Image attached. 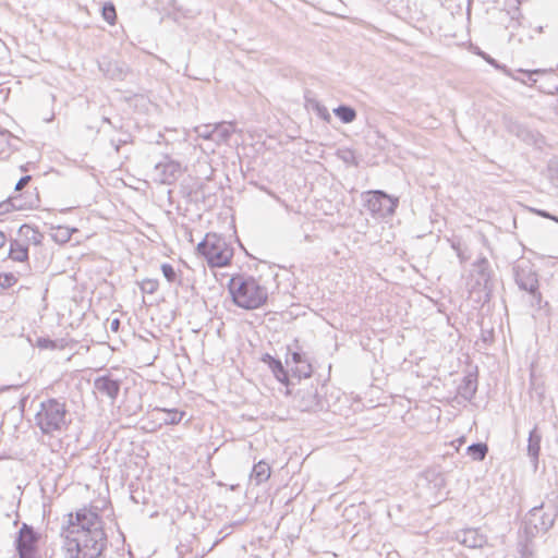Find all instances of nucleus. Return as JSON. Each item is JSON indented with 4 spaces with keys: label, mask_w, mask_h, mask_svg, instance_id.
I'll use <instances>...</instances> for the list:
<instances>
[{
    "label": "nucleus",
    "mask_w": 558,
    "mask_h": 558,
    "mask_svg": "<svg viewBox=\"0 0 558 558\" xmlns=\"http://www.w3.org/2000/svg\"><path fill=\"white\" fill-rule=\"evenodd\" d=\"M481 275L482 279L486 282L489 278L488 268L489 263L485 257L480 258L474 265Z\"/></svg>",
    "instance_id": "obj_25"
},
{
    "label": "nucleus",
    "mask_w": 558,
    "mask_h": 558,
    "mask_svg": "<svg viewBox=\"0 0 558 558\" xmlns=\"http://www.w3.org/2000/svg\"><path fill=\"white\" fill-rule=\"evenodd\" d=\"M9 256L15 262H25L28 258L27 246L14 240L11 242Z\"/></svg>",
    "instance_id": "obj_19"
},
{
    "label": "nucleus",
    "mask_w": 558,
    "mask_h": 558,
    "mask_svg": "<svg viewBox=\"0 0 558 558\" xmlns=\"http://www.w3.org/2000/svg\"><path fill=\"white\" fill-rule=\"evenodd\" d=\"M270 474L271 469L269 464L262 460L254 464L250 478L255 483V485H260L270 477Z\"/></svg>",
    "instance_id": "obj_14"
},
{
    "label": "nucleus",
    "mask_w": 558,
    "mask_h": 558,
    "mask_svg": "<svg viewBox=\"0 0 558 558\" xmlns=\"http://www.w3.org/2000/svg\"><path fill=\"white\" fill-rule=\"evenodd\" d=\"M119 326H120V320L118 318H114L110 324V328L112 331H118Z\"/></svg>",
    "instance_id": "obj_39"
},
{
    "label": "nucleus",
    "mask_w": 558,
    "mask_h": 558,
    "mask_svg": "<svg viewBox=\"0 0 558 558\" xmlns=\"http://www.w3.org/2000/svg\"><path fill=\"white\" fill-rule=\"evenodd\" d=\"M488 451V447L486 444H472L468 447V453L473 458L475 461H482L485 459Z\"/></svg>",
    "instance_id": "obj_22"
},
{
    "label": "nucleus",
    "mask_w": 558,
    "mask_h": 558,
    "mask_svg": "<svg viewBox=\"0 0 558 558\" xmlns=\"http://www.w3.org/2000/svg\"><path fill=\"white\" fill-rule=\"evenodd\" d=\"M291 360L294 364H299V363H302L303 361V356L301 353L299 352H292L291 353Z\"/></svg>",
    "instance_id": "obj_37"
},
{
    "label": "nucleus",
    "mask_w": 558,
    "mask_h": 558,
    "mask_svg": "<svg viewBox=\"0 0 558 558\" xmlns=\"http://www.w3.org/2000/svg\"><path fill=\"white\" fill-rule=\"evenodd\" d=\"M73 231L68 227L59 226L52 229L51 238L54 242L63 244L70 241Z\"/></svg>",
    "instance_id": "obj_21"
},
{
    "label": "nucleus",
    "mask_w": 558,
    "mask_h": 558,
    "mask_svg": "<svg viewBox=\"0 0 558 558\" xmlns=\"http://www.w3.org/2000/svg\"><path fill=\"white\" fill-rule=\"evenodd\" d=\"M463 537L461 538V543L468 547L475 548L481 547L484 543V538L477 535L476 530L473 527H468L462 531Z\"/></svg>",
    "instance_id": "obj_18"
},
{
    "label": "nucleus",
    "mask_w": 558,
    "mask_h": 558,
    "mask_svg": "<svg viewBox=\"0 0 558 558\" xmlns=\"http://www.w3.org/2000/svg\"><path fill=\"white\" fill-rule=\"evenodd\" d=\"M536 512H538V509H537V508H534V509L532 510V515H533V517H535V515H536Z\"/></svg>",
    "instance_id": "obj_43"
},
{
    "label": "nucleus",
    "mask_w": 558,
    "mask_h": 558,
    "mask_svg": "<svg viewBox=\"0 0 558 558\" xmlns=\"http://www.w3.org/2000/svg\"><path fill=\"white\" fill-rule=\"evenodd\" d=\"M316 110H317L318 116H319L322 119H324L325 121H329V119H330V114H329V111L327 110V108H326V107H324V106H322V105L317 104V105H316Z\"/></svg>",
    "instance_id": "obj_34"
},
{
    "label": "nucleus",
    "mask_w": 558,
    "mask_h": 558,
    "mask_svg": "<svg viewBox=\"0 0 558 558\" xmlns=\"http://www.w3.org/2000/svg\"><path fill=\"white\" fill-rule=\"evenodd\" d=\"M263 361L268 364V367L280 383H286L288 380L287 372L279 360L274 359L269 354H265Z\"/></svg>",
    "instance_id": "obj_17"
},
{
    "label": "nucleus",
    "mask_w": 558,
    "mask_h": 558,
    "mask_svg": "<svg viewBox=\"0 0 558 558\" xmlns=\"http://www.w3.org/2000/svg\"><path fill=\"white\" fill-rule=\"evenodd\" d=\"M295 398L301 411H316L322 408L317 389L313 386L300 389Z\"/></svg>",
    "instance_id": "obj_10"
},
{
    "label": "nucleus",
    "mask_w": 558,
    "mask_h": 558,
    "mask_svg": "<svg viewBox=\"0 0 558 558\" xmlns=\"http://www.w3.org/2000/svg\"><path fill=\"white\" fill-rule=\"evenodd\" d=\"M554 221L558 222V218H553Z\"/></svg>",
    "instance_id": "obj_44"
},
{
    "label": "nucleus",
    "mask_w": 558,
    "mask_h": 558,
    "mask_svg": "<svg viewBox=\"0 0 558 558\" xmlns=\"http://www.w3.org/2000/svg\"><path fill=\"white\" fill-rule=\"evenodd\" d=\"M233 302L245 310H255L264 305L268 298L267 289L253 277H233L229 283Z\"/></svg>",
    "instance_id": "obj_3"
},
{
    "label": "nucleus",
    "mask_w": 558,
    "mask_h": 558,
    "mask_svg": "<svg viewBox=\"0 0 558 558\" xmlns=\"http://www.w3.org/2000/svg\"><path fill=\"white\" fill-rule=\"evenodd\" d=\"M38 347L43 348V349H54L56 344L50 339H43V338H40V339H38Z\"/></svg>",
    "instance_id": "obj_35"
},
{
    "label": "nucleus",
    "mask_w": 558,
    "mask_h": 558,
    "mask_svg": "<svg viewBox=\"0 0 558 558\" xmlns=\"http://www.w3.org/2000/svg\"><path fill=\"white\" fill-rule=\"evenodd\" d=\"M31 181V175L22 177L15 185L16 191H21Z\"/></svg>",
    "instance_id": "obj_36"
},
{
    "label": "nucleus",
    "mask_w": 558,
    "mask_h": 558,
    "mask_svg": "<svg viewBox=\"0 0 558 558\" xmlns=\"http://www.w3.org/2000/svg\"><path fill=\"white\" fill-rule=\"evenodd\" d=\"M477 390V381L473 375H468L462 379L458 386V395L464 400H471Z\"/></svg>",
    "instance_id": "obj_16"
},
{
    "label": "nucleus",
    "mask_w": 558,
    "mask_h": 558,
    "mask_svg": "<svg viewBox=\"0 0 558 558\" xmlns=\"http://www.w3.org/2000/svg\"><path fill=\"white\" fill-rule=\"evenodd\" d=\"M487 61L490 63V64H494L496 68H499V65L495 62L494 59H490L488 58Z\"/></svg>",
    "instance_id": "obj_42"
},
{
    "label": "nucleus",
    "mask_w": 558,
    "mask_h": 558,
    "mask_svg": "<svg viewBox=\"0 0 558 558\" xmlns=\"http://www.w3.org/2000/svg\"><path fill=\"white\" fill-rule=\"evenodd\" d=\"M197 252L206 258L210 267H225L233 256V248L216 233H207L198 243Z\"/></svg>",
    "instance_id": "obj_4"
},
{
    "label": "nucleus",
    "mask_w": 558,
    "mask_h": 558,
    "mask_svg": "<svg viewBox=\"0 0 558 558\" xmlns=\"http://www.w3.org/2000/svg\"><path fill=\"white\" fill-rule=\"evenodd\" d=\"M5 241H7L5 234L2 231H0V248L5 244Z\"/></svg>",
    "instance_id": "obj_41"
},
{
    "label": "nucleus",
    "mask_w": 558,
    "mask_h": 558,
    "mask_svg": "<svg viewBox=\"0 0 558 558\" xmlns=\"http://www.w3.org/2000/svg\"><path fill=\"white\" fill-rule=\"evenodd\" d=\"M333 113L343 123H351L356 119V111L352 107L344 105L335 108Z\"/></svg>",
    "instance_id": "obj_20"
},
{
    "label": "nucleus",
    "mask_w": 558,
    "mask_h": 558,
    "mask_svg": "<svg viewBox=\"0 0 558 558\" xmlns=\"http://www.w3.org/2000/svg\"><path fill=\"white\" fill-rule=\"evenodd\" d=\"M541 440L542 436L537 432V428L534 427L529 435V444H527V454L532 459L534 465L536 466L538 463V456L541 450Z\"/></svg>",
    "instance_id": "obj_15"
},
{
    "label": "nucleus",
    "mask_w": 558,
    "mask_h": 558,
    "mask_svg": "<svg viewBox=\"0 0 558 558\" xmlns=\"http://www.w3.org/2000/svg\"><path fill=\"white\" fill-rule=\"evenodd\" d=\"M194 132L198 137L214 142V124L197 125Z\"/></svg>",
    "instance_id": "obj_24"
},
{
    "label": "nucleus",
    "mask_w": 558,
    "mask_h": 558,
    "mask_svg": "<svg viewBox=\"0 0 558 558\" xmlns=\"http://www.w3.org/2000/svg\"><path fill=\"white\" fill-rule=\"evenodd\" d=\"M10 133L8 131L0 132V144H9Z\"/></svg>",
    "instance_id": "obj_38"
},
{
    "label": "nucleus",
    "mask_w": 558,
    "mask_h": 558,
    "mask_svg": "<svg viewBox=\"0 0 558 558\" xmlns=\"http://www.w3.org/2000/svg\"><path fill=\"white\" fill-rule=\"evenodd\" d=\"M295 373H298L299 377L304 376L308 377L312 373V367L308 363H306L304 360L302 363L296 364Z\"/></svg>",
    "instance_id": "obj_30"
},
{
    "label": "nucleus",
    "mask_w": 558,
    "mask_h": 558,
    "mask_svg": "<svg viewBox=\"0 0 558 558\" xmlns=\"http://www.w3.org/2000/svg\"><path fill=\"white\" fill-rule=\"evenodd\" d=\"M158 286H159V283H158L157 280H155V279H145L141 283V290L144 293L153 294V293H155L157 291Z\"/></svg>",
    "instance_id": "obj_26"
},
{
    "label": "nucleus",
    "mask_w": 558,
    "mask_h": 558,
    "mask_svg": "<svg viewBox=\"0 0 558 558\" xmlns=\"http://www.w3.org/2000/svg\"><path fill=\"white\" fill-rule=\"evenodd\" d=\"M15 278L12 274L0 276V286L9 288L15 282Z\"/></svg>",
    "instance_id": "obj_32"
},
{
    "label": "nucleus",
    "mask_w": 558,
    "mask_h": 558,
    "mask_svg": "<svg viewBox=\"0 0 558 558\" xmlns=\"http://www.w3.org/2000/svg\"><path fill=\"white\" fill-rule=\"evenodd\" d=\"M537 530V525H523L522 529L519 530V537L525 536L526 538L533 537L535 531Z\"/></svg>",
    "instance_id": "obj_31"
},
{
    "label": "nucleus",
    "mask_w": 558,
    "mask_h": 558,
    "mask_svg": "<svg viewBox=\"0 0 558 558\" xmlns=\"http://www.w3.org/2000/svg\"><path fill=\"white\" fill-rule=\"evenodd\" d=\"M537 215L544 217V218H548V219H551L553 218H557L556 216H551L549 213L545 211V210H536Z\"/></svg>",
    "instance_id": "obj_40"
},
{
    "label": "nucleus",
    "mask_w": 558,
    "mask_h": 558,
    "mask_svg": "<svg viewBox=\"0 0 558 558\" xmlns=\"http://www.w3.org/2000/svg\"><path fill=\"white\" fill-rule=\"evenodd\" d=\"M44 538L43 532L34 525H22L15 539L19 558H40L39 548Z\"/></svg>",
    "instance_id": "obj_5"
},
{
    "label": "nucleus",
    "mask_w": 558,
    "mask_h": 558,
    "mask_svg": "<svg viewBox=\"0 0 558 558\" xmlns=\"http://www.w3.org/2000/svg\"><path fill=\"white\" fill-rule=\"evenodd\" d=\"M161 271L167 279L168 282H175L178 281V275L174 268L170 264H162L161 265Z\"/></svg>",
    "instance_id": "obj_27"
},
{
    "label": "nucleus",
    "mask_w": 558,
    "mask_h": 558,
    "mask_svg": "<svg viewBox=\"0 0 558 558\" xmlns=\"http://www.w3.org/2000/svg\"><path fill=\"white\" fill-rule=\"evenodd\" d=\"M95 390L110 400H116L120 391V381L110 376H100L94 380Z\"/></svg>",
    "instance_id": "obj_11"
},
{
    "label": "nucleus",
    "mask_w": 558,
    "mask_h": 558,
    "mask_svg": "<svg viewBox=\"0 0 558 558\" xmlns=\"http://www.w3.org/2000/svg\"><path fill=\"white\" fill-rule=\"evenodd\" d=\"M35 424L44 435L54 436L65 432L71 424L66 403L61 398H49L39 403Z\"/></svg>",
    "instance_id": "obj_2"
},
{
    "label": "nucleus",
    "mask_w": 558,
    "mask_h": 558,
    "mask_svg": "<svg viewBox=\"0 0 558 558\" xmlns=\"http://www.w3.org/2000/svg\"><path fill=\"white\" fill-rule=\"evenodd\" d=\"M184 412H181L177 409H165V408H155L150 413V417L156 421H159V427L162 425H175L179 424L183 416Z\"/></svg>",
    "instance_id": "obj_12"
},
{
    "label": "nucleus",
    "mask_w": 558,
    "mask_h": 558,
    "mask_svg": "<svg viewBox=\"0 0 558 558\" xmlns=\"http://www.w3.org/2000/svg\"><path fill=\"white\" fill-rule=\"evenodd\" d=\"M515 282L521 290L527 291L539 301L542 295L538 292V279L536 272L532 269V266L518 265L514 268Z\"/></svg>",
    "instance_id": "obj_8"
},
{
    "label": "nucleus",
    "mask_w": 558,
    "mask_h": 558,
    "mask_svg": "<svg viewBox=\"0 0 558 558\" xmlns=\"http://www.w3.org/2000/svg\"><path fill=\"white\" fill-rule=\"evenodd\" d=\"M518 72L527 74L530 81H532V83H535L536 80L532 78V75H534V74H545V73H547V70H542V69H537V70H522V69H520V70H518Z\"/></svg>",
    "instance_id": "obj_33"
},
{
    "label": "nucleus",
    "mask_w": 558,
    "mask_h": 558,
    "mask_svg": "<svg viewBox=\"0 0 558 558\" xmlns=\"http://www.w3.org/2000/svg\"><path fill=\"white\" fill-rule=\"evenodd\" d=\"M108 66V72H111L109 73L111 78L122 80L124 77V71L118 63H109Z\"/></svg>",
    "instance_id": "obj_29"
},
{
    "label": "nucleus",
    "mask_w": 558,
    "mask_h": 558,
    "mask_svg": "<svg viewBox=\"0 0 558 558\" xmlns=\"http://www.w3.org/2000/svg\"><path fill=\"white\" fill-rule=\"evenodd\" d=\"M68 558H99L107 547L101 526L63 525L60 532Z\"/></svg>",
    "instance_id": "obj_1"
},
{
    "label": "nucleus",
    "mask_w": 558,
    "mask_h": 558,
    "mask_svg": "<svg viewBox=\"0 0 558 558\" xmlns=\"http://www.w3.org/2000/svg\"><path fill=\"white\" fill-rule=\"evenodd\" d=\"M20 232H21V234L25 235L27 238V240L29 242L34 243L35 245H38L41 243L43 234L40 232L34 230L32 227H29L27 225H23L20 228Z\"/></svg>",
    "instance_id": "obj_23"
},
{
    "label": "nucleus",
    "mask_w": 558,
    "mask_h": 558,
    "mask_svg": "<svg viewBox=\"0 0 558 558\" xmlns=\"http://www.w3.org/2000/svg\"><path fill=\"white\" fill-rule=\"evenodd\" d=\"M102 17L110 24H113L117 17L114 5L109 3L102 8Z\"/></svg>",
    "instance_id": "obj_28"
},
{
    "label": "nucleus",
    "mask_w": 558,
    "mask_h": 558,
    "mask_svg": "<svg viewBox=\"0 0 558 558\" xmlns=\"http://www.w3.org/2000/svg\"><path fill=\"white\" fill-rule=\"evenodd\" d=\"M365 205L372 214L387 217L395 214L398 206V199L383 191H371L367 192Z\"/></svg>",
    "instance_id": "obj_6"
},
{
    "label": "nucleus",
    "mask_w": 558,
    "mask_h": 558,
    "mask_svg": "<svg viewBox=\"0 0 558 558\" xmlns=\"http://www.w3.org/2000/svg\"><path fill=\"white\" fill-rule=\"evenodd\" d=\"M234 133V125L230 122H219L214 124V142L216 144L227 143Z\"/></svg>",
    "instance_id": "obj_13"
},
{
    "label": "nucleus",
    "mask_w": 558,
    "mask_h": 558,
    "mask_svg": "<svg viewBox=\"0 0 558 558\" xmlns=\"http://www.w3.org/2000/svg\"><path fill=\"white\" fill-rule=\"evenodd\" d=\"M110 509L106 500H99L89 507H84L76 511V520L78 523H102L109 518Z\"/></svg>",
    "instance_id": "obj_9"
},
{
    "label": "nucleus",
    "mask_w": 558,
    "mask_h": 558,
    "mask_svg": "<svg viewBox=\"0 0 558 558\" xmlns=\"http://www.w3.org/2000/svg\"><path fill=\"white\" fill-rule=\"evenodd\" d=\"M182 174V167L178 161L165 159L157 163L151 172V179L159 184H173Z\"/></svg>",
    "instance_id": "obj_7"
}]
</instances>
